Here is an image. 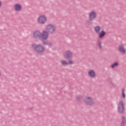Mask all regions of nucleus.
<instances>
[{
  "mask_svg": "<svg viewBox=\"0 0 126 126\" xmlns=\"http://www.w3.org/2000/svg\"><path fill=\"white\" fill-rule=\"evenodd\" d=\"M94 32L98 34V38L102 39L106 35V32L104 30L101 31V27L100 26H95L94 27Z\"/></svg>",
  "mask_w": 126,
  "mask_h": 126,
  "instance_id": "f257e3e1",
  "label": "nucleus"
},
{
  "mask_svg": "<svg viewBox=\"0 0 126 126\" xmlns=\"http://www.w3.org/2000/svg\"><path fill=\"white\" fill-rule=\"evenodd\" d=\"M49 38V33L47 31H44L41 33V39L44 45H51L52 43H49L48 41L45 40Z\"/></svg>",
  "mask_w": 126,
  "mask_h": 126,
  "instance_id": "f03ea898",
  "label": "nucleus"
},
{
  "mask_svg": "<svg viewBox=\"0 0 126 126\" xmlns=\"http://www.w3.org/2000/svg\"><path fill=\"white\" fill-rule=\"evenodd\" d=\"M32 48L34 50L36 53H38L39 54H41L43 53L44 51H45V48L41 44H32Z\"/></svg>",
  "mask_w": 126,
  "mask_h": 126,
  "instance_id": "7ed1b4c3",
  "label": "nucleus"
},
{
  "mask_svg": "<svg viewBox=\"0 0 126 126\" xmlns=\"http://www.w3.org/2000/svg\"><path fill=\"white\" fill-rule=\"evenodd\" d=\"M46 30L49 34H54L56 31V27L53 24H49L46 26Z\"/></svg>",
  "mask_w": 126,
  "mask_h": 126,
  "instance_id": "20e7f679",
  "label": "nucleus"
},
{
  "mask_svg": "<svg viewBox=\"0 0 126 126\" xmlns=\"http://www.w3.org/2000/svg\"><path fill=\"white\" fill-rule=\"evenodd\" d=\"M63 58L65 59V60H68V61H71L70 59H72L73 54H72V52L70 51V50H67L63 53Z\"/></svg>",
  "mask_w": 126,
  "mask_h": 126,
  "instance_id": "39448f33",
  "label": "nucleus"
},
{
  "mask_svg": "<svg viewBox=\"0 0 126 126\" xmlns=\"http://www.w3.org/2000/svg\"><path fill=\"white\" fill-rule=\"evenodd\" d=\"M118 110L119 113L120 114H123L125 111V105H124V102L123 100H121L119 102L118 105Z\"/></svg>",
  "mask_w": 126,
  "mask_h": 126,
  "instance_id": "423d86ee",
  "label": "nucleus"
},
{
  "mask_svg": "<svg viewBox=\"0 0 126 126\" xmlns=\"http://www.w3.org/2000/svg\"><path fill=\"white\" fill-rule=\"evenodd\" d=\"M84 103L86 105H94V100H93V98L91 97H86L84 100Z\"/></svg>",
  "mask_w": 126,
  "mask_h": 126,
  "instance_id": "0eeeda50",
  "label": "nucleus"
},
{
  "mask_svg": "<svg viewBox=\"0 0 126 126\" xmlns=\"http://www.w3.org/2000/svg\"><path fill=\"white\" fill-rule=\"evenodd\" d=\"M47 22V17L44 15H41L37 18V23L39 24H45Z\"/></svg>",
  "mask_w": 126,
  "mask_h": 126,
  "instance_id": "6e6552de",
  "label": "nucleus"
},
{
  "mask_svg": "<svg viewBox=\"0 0 126 126\" xmlns=\"http://www.w3.org/2000/svg\"><path fill=\"white\" fill-rule=\"evenodd\" d=\"M97 17V14L96 12L94 11H92L89 13V19L90 21H93V20H95Z\"/></svg>",
  "mask_w": 126,
  "mask_h": 126,
  "instance_id": "1a4fd4ad",
  "label": "nucleus"
},
{
  "mask_svg": "<svg viewBox=\"0 0 126 126\" xmlns=\"http://www.w3.org/2000/svg\"><path fill=\"white\" fill-rule=\"evenodd\" d=\"M41 32L40 31H35L33 33L34 39H41Z\"/></svg>",
  "mask_w": 126,
  "mask_h": 126,
  "instance_id": "9d476101",
  "label": "nucleus"
},
{
  "mask_svg": "<svg viewBox=\"0 0 126 126\" xmlns=\"http://www.w3.org/2000/svg\"><path fill=\"white\" fill-rule=\"evenodd\" d=\"M69 63L66 62L65 60H61L60 61V63L62 64V65H68V64H73L74 63V62L72 61V60H69Z\"/></svg>",
  "mask_w": 126,
  "mask_h": 126,
  "instance_id": "9b49d317",
  "label": "nucleus"
},
{
  "mask_svg": "<svg viewBox=\"0 0 126 126\" xmlns=\"http://www.w3.org/2000/svg\"><path fill=\"white\" fill-rule=\"evenodd\" d=\"M88 75L91 78H95L96 77V73L93 70H90L88 72Z\"/></svg>",
  "mask_w": 126,
  "mask_h": 126,
  "instance_id": "f8f14e48",
  "label": "nucleus"
},
{
  "mask_svg": "<svg viewBox=\"0 0 126 126\" xmlns=\"http://www.w3.org/2000/svg\"><path fill=\"white\" fill-rule=\"evenodd\" d=\"M14 8L15 11H21L22 9V6L19 3H16L14 6Z\"/></svg>",
  "mask_w": 126,
  "mask_h": 126,
  "instance_id": "ddd939ff",
  "label": "nucleus"
},
{
  "mask_svg": "<svg viewBox=\"0 0 126 126\" xmlns=\"http://www.w3.org/2000/svg\"><path fill=\"white\" fill-rule=\"evenodd\" d=\"M118 51L122 54H126V48L123 44H121L118 47Z\"/></svg>",
  "mask_w": 126,
  "mask_h": 126,
  "instance_id": "4468645a",
  "label": "nucleus"
},
{
  "mask_svg": "<svg viewBox=\"0 0 126 126\" xmlns=\"http://www.w3.org/2000/svg\"><path fill=\"white\" fill-rule=\"evenodd\" d=\"M126 124V120L125 116H123L122 118V122L121 123V126H125Z\"/></svg>",
  "mask_w": 126,
  "mask_h": 126,
  "instance_id": "2eb2a0df",
  "label": "nucleus"
},
{
  "mask_svg": "<svg viewBox=\"0 0 126 126\" xmlns=\"http://www.w3.org/2000/svg\"><path fill=\"white\" fill-rule=\"evenodd\" d=\"M119 65V63L117 62H115L114 63L111 65V68H115V66H118Z\"/></svg>",
  "mask_w": 126,
  "mask_h": 126,
  "instance_id": "dca6fc26",
  "label": "nucleus"
},
{
  "mask_svg": "<svg viewBox=\"0 0 126 126\" xmlns=\"http://www.w3.org/2000/svg\"><path fill=\"white\" fill-rule=\"evenodd\" d=\"M92 21H90V20H87L86 21V25L89 26L92 24Z\"/></svg>",
  "mask_w": 126,
  "mask_h": 126,
  "instance_id": "f3484780",
  "label": "nucleus"
},
{
  "mask_svg": "<svg viewBox=\"0 0 126 126\" xmlns=\"http://www.w3.org/2000/svg\"><path fill=\"white\" fill-rule=\"evenodd\" d=\"M122 97L123 99H125L126 98V94H125V89H122Z\"/></svg>",
  "mask_w": 126,
  "mask_h": 126,
  "instance_id": "a211bd4d",
  "label": "nucleus"
},
{
  "mask_svg": "<svg viewBox=\"0 0 126 126\" xmlns=\"http://www.w3.org/2000/svg\"><path fill=\"white\" fill-rule=\"evenodd\" d=\"M102 44V42H101V41L99 40L97 42V45L98 46L99 49H101L102 48V45H101Z\"/></svg>",
  "mask_w": 126,
  "mask_h": 126,
  "instance_id": "6ab92c4d",
  "label": "nucleus"
},
{
  "mask_svg": "<svg viewBox=\"0 0 126 126\" xmlns=\"http://www.w3.org/2000/svg\"><path fill=\"white\" fill-rule=\"evenodd\" d=\"M82 98L83 97L81 95H78L76 97V99L78 100V101H79V100H81Z\"/></svg>",
  "mask_w": 126,
  "mask_h": 126,
  "instance_id": "aec40b11",
  "label": "nucleus"
},
{
  "mask_svg": "<svg viewBox=\"0 0 126 126\" xmlns=\"http://www.w3.org/2000/svg\"><path fill=\"white\" fill-rule=\"evenodd\" d=\"M1 7V2L0 1V7Z\"/></svg>",
  "mask_w": 126,
  "mask_h": 126,
  "instance_id": "412c9836",
  "label": "nucleus"
}]
</instances>
